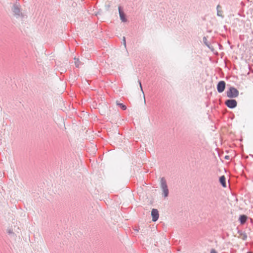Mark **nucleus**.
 Here are the masks:
<instances>
[{
  "label": "nucleus",
  "instance_id": "obj_1",
  "mask_svg": "<svg viewBox=\"0 0 253 253\" xmlns=\"http://www.w3.org/2000/svg\"><path fill=\"white\" fill-rule=\"evenodd\" d=\"M239 93V91L233 86H230L226 92L227 96L231 98L237 97Z\"/></svg>",
  "mask_w": 253,
  "mask_h": 253
},
{
  "label": "nucleus",
  "instance_id": "obj_2",
  "mask_svg": "<svg viewBox=\"0 0 253 253\" xmlns=\"http://www.w3.org/2000/svg\"><path fill=\"white\" fill-rule=\"evenodd\" d=\"M161 187L163 192L164 196L167 197L169 194V190L166 183L163 179H161Z\"/></svg>",
  "mask_w": 253,
  "mask_h": 253
},
{
  "label": "nucleus",
  "instance_id": "obj_3",
  "mask_svg": "<svg viewBox=\"0 0 253 253\" xmlns=\"http://www.w3.org/2000/svg\"><path fill=\"white\" fill-rule=\"evenodd\" d=\"M225 104L230 109L235 108L237 105V102L234 99H228L225 101Z\"/></svg>",
  "mask_w": 253,
  "mask_h": 253
},
{
  "label": "nucleus",
  "instance_id": "obj_4",
  "mask_svg": "<svg viewBox=\"0 0 253 253\" xmlns=\"http://www.w3.org/2000/svg\"><path fill=\"white\" fill-rule=\"evenodd\" d=\"M226 84L224 81H221L218 82L217 84V90L218 92L221 93L222 92L225 88Z\"/></svg>",
  "mask_w": 253,
  "mask_h": 253
},
{
  "label": "nucleus",
  "instance_id": "obj_5",
  "mask_svg": "<svg viewBox=\"0 0 253 253\" xmlns=\"http://www.w3.org/2000/svg\"><path fill=\"white\" fill-rule=\"evenodd\" d=\"M151 216L152 217L153 221H156L159 216L158 210L156 209H153L151 211Z\"/></svg>",
  "mask_w": 253,
  "mask_h": 253
},
{
  "label": "nucleus",
  "instance_id": "obj_6",
  "mask_svg": "<svg viewBox=\"0 0 253 253\" xmlns=\"http://www.w3.org/2000/svg\"><path fill=\"white\" fill-rule=\"evenodd\" d=\"M118 10H119L120 17L121 21L123 22H126L127 20L125 17V15L124 13V12L121 10V9L120 7H119V8H118Z\"/></svg>",
  "mask_w": 253,
  "mask_h": 253
},
{
  "label": "nucleus",
  "instance_id": "obj_7",
  "mask_svg": "<svg viewBox=\"0 0 253 253\" xmlns=\"http://www.w3.org/2000/svg\"><path fill=\"white\" fill-rule=\"evenodd\" d=\"M207 47L209 48L210 51L214 54H216L217 52L215 51L214 46L207 42Z\"/></svg>",
  "mask_w": 253,
  "mask_h": 253
},
{
  "label": "nucleus",
  "instance_id": "obj_8",
  "mask_svg": "<svg viewBox=\"0 0 253 253\" xmlns=\"http://www.w3.org/2000/svg\"><path fill=\"white\" fill-rule=\"evenodd\" d=\"M247 219V216L246 215L242 214L240 216L239 221L241 224H244L246 222Z\"/></svg>",
  "mask_w": 253,
  "mask_h": 253
},
{
  "label": "nucleus",
  "instance_id": "obj_9",
  "mask_svg": "<svg viewBox=\"0 0 253 253\" xmlns=\"http://www.w3.org/2000/svg\"><path fill=\"white\" fill-rule=\"evenodd\" d=\"M219 181L221 184V185L223 187H226V182H225V177L224 175L221 176L219 178Z\"/></svg>",
  "mask_w": 253,
  "mask_h": 253
},
{
  "label": "nucleus",
  "instance_id": "obj_10",
  "mask_svg": "<svg viewBox=\"0 0 253 253\" xmlns=\"http://www.w3.org/2000/svg\"><path fill=\"white\" fill-rule=\"evenodd\" d=\"M220 8V6L219 5H218L216 6L217 15L218 16H219V17H221L223 18V16L221 14L222 11L219 9Z\"/></svg>",
  "mask_w": 253,
  "mask_h": 253
},
{
  "label": "nucleus",
  "instance_id": "obj_11",
  "mask_svg": "<svg viewBox=\"0 0 253 253\" xmlns=\"http://www.w3.org/2000/svg\"><path fill=\"white\" fill-rule=\"evenodd\" d=\"M241 238L243 240H246L247 238V235L245 233H240Z\"/></svg>",
  "mask_w": 253,
  "mask_h": 253
},
{
  "label": "nucleus",
  "instance_id": "obj_12",
  "mask_svg": "<svg viewBox=\"0 0 253 253\" xmlns=\"http://www.w3.org/2000/svg\"><path fill=\"white\" fill-rule=\"evenodd\" d=\"M117 105H119L121 107V108L123 109V110H126V106L125 105L122 104V103H117Z\"/></svg>",
  "mask_w": 253,
  "mask_h": 253
},
{
  "label": "nucleus",
  "instance_id": "obj_13",
  "mask_svg": "<svg viewBox=\"0 0 253 253\" xmlns=\"http://www.w3.org/2000/svg\"><path fill=\"white\" fill-rule=\"evenodd\" d=\"M79 60L78 59L75 58V64L76 67H78L79 66Z\"/></svg>",
  "mask_w": 253,
  "mask_h": 253
},
{
  "label": "nucleus",
  "instance_id": "obj_14",
  "mask_svg": "<svg viewBox=\"0 0 253 253\" xmlns=\"http://www.w3.org/2000/svg\"><path fill=\"white\" fill-rule=\"evenodd\" d=\"M14 12H15V13H18L19 12V9L18 8V7L15 6Z\"/></svg>",
  "mask_w": 253,
  "mask_h": 253
},
{
  "label": "nucleus",
  "instance_id": "obj_15",
  "mask_svg": "<svg viewBox=\"0 0 253 253\" xmlns=\"http://www.w3.org/2000/svg\"><path fill=\"white\" fill-rule=\"evenodd\" d=\"M92 148V152L94 153L96 151V146L93 145L91 146Z\"/></svg>",
  "mask_w": 253,
  "mask_h": 253
},
{
  "label": "nucleus",
  "instance_id": "obj_16",
  "mask_svg": "<svg viewBox=\"0 0 253 253\" xmlns=\"http://www.w3.org/2000/svg\"><path fill=\"white\" fill-rule=\"evenodd\" d=\"M210 253H217V252L213 249H211Z\"/></svg>",
  "mask_w": 253,
  "mask_h": 253
},
{
  "label": "nucleus",
  "instance_id": "obj_17",
  "mask_svg": "<svg viewBox=\"0 0 253 253\" xmlns=\"http://www.w3.org/2000/svg\"><path fill=\"white\" fill-rule=\"evenodd\" d=\"M139 82V86H140V87L141 88V90L142 91H143L142 90V86H141V82L140 81L138 82ZM142 93H143V92H142ZM144 94V93H143Z\"/></svg>",
  "mask_w": 253,
  "mask_h": 253
},
{
  "label": "nucleus",
  "instance_id": "obj_18",
  "mask_svg": "<svg viewBox=\"0 0 253 253\" xmlns=\"http://www.w3.org/2000/svg\"><path fill=\"white\" fill-rule=\"evenodd\" d=\"M229 157L228 156H226L225 157V159H229Z\"/></svg>",
  "mask_w": 253,
  "mask_h": 253
},
{
  "label": "nucleus",
  "instance_id": "obj_19",
  "mask_svg": "<svg viewBox=\"0 0 253 253\" xmlns=\"http://www.w3.org/2000/svg\"><path fill=\"white\" fill-rule=\"evenodd\" d=\"M247 253H252V252H248Z\"/></svg>",
  "mask_w": 253,
  "mask_h": 253
}]
</instances>
